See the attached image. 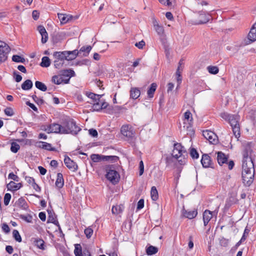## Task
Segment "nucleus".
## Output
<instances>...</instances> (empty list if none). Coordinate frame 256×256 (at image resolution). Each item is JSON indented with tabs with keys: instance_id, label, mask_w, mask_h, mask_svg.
<instances>
[{
	"instance_id": "f257e3e1",
	"label": "nucleus",
	"mask_w": 256,
	"mask_h": 256,
	"mask_svg": "<svg viewBox=\"0 0 256 256\" xmlns=\"http://www.w3.org/2000/svg\"><path fill=\"white\" fill-rule=\"evenodd\" d=\"M62 134H76L81 128L76 125V122L72 118L65 120L62 124Z\"/></svg>"
},
{
	"instance_id": "f03ea898",
	"label": "nucleus",
	"mask_w": 256,
	"mask_h": 256,
	"mask_svg": "<svg viewBox=\"0 0 256 256\" xmlns=\"http://www.w3.org/2000/svg\"><path fill=\"white\" fill-rule=\"evenodd\" d=\"M63 76H67L66 79H64L62 76H60V74L54 76L52 77V82L56 84H60L62 83L68 84L70 78L75 76V72L72 69L63 70Z\"/></svg>"
},
{
	"instance_id": "7ed1b4c3",
	"label": "nucleus",
	"mask_w": 256,
	"mask_h": 256,
	"mask_svg": "<svg viewBox=\"0 0 256 256\" xmlns=\"http://www.w3.org/2000/svg\"><path fill=\"white\" fill-rule=\"evenodd\" d=\"M242 172H254V164L251 158L248 157V154L244 155L242 160Z\"/></svg>"
},
{
	"instance_id": "20e7f679",
	"label": "nucleus",
	"mask_w": 256,
	"mask_h": 256,
	"mask_svg": "<svg viewBox=\"0 0 256 256\" xmlns=\"http://www.w3.org/2000/svg\"><path fill=\"white\" fill-rule=\"evenodd\" d=\"M41 130L48 134L56 133L62 134V125L56 123H52L48 125H42Z\"/></svg>"
},
{
	"instance_id": "39448f33",
	"label": "nucleus",
	"mask_w": 256,
	"mask_h": 256,
	"mask_svg": "<svg viewBox=\"0 0 256 256\" xmlns=\"http://www.w3.org/2000/svg\"><path fill=\"white\" fill-rule=\"evenodd\" d=\"M172 156L174 158L178 159L180 156H188L186 149L180 143H175L174 145Z\"/></svg>"
},
{
	"instance_id": "423d86ee",
	"label": "nucleus",
	"mask_w": 256,
	"mask_h": 256,
	"mask_svg": "<svg viewBox=\"0 0 256 256\" xmlns=\"http://www.w3.org/2000/svg\"><path fill=\"white\" fill-rule=\"evenodd\" d=\"M112 168V166H108L106 168L107 172L106 176L112 184H115L119 182L120 176L119 174Z\"/></svg>"
},
{
	"instance_id": "0eeeda50",
	"label": "nucleus",
	"mask_w": 256,
	"mask_h": 256,
	"mask_svg": "<svg viewBox=\"0 0 256 256\" xmlns=\"http://www.w3.org/2000/svg\"><path fill=\"white\" fill-rule=\"evenodd\" d=\"M220 116L222 118L228 121L232 127L239 124L240 116L238 115L222 112L220 114Z\"/></svg>"
},
{
	"instance_id": "6e6552de",
	"label": "nucleus",
	"mask_w": 256,
	"mask_h": 256,
	"mask_svg": "<svg viewBox=\"0 0 256 256\" xmlns=\"http://www.w3.org/2000/svg\"><path fill=\"white\" fill-rule=\"evenodd\" d=\"M9 52L8 46L5 42L0 40V62H4L7 60Z\"/></svg>"
},
{
	"instance_id": "1a4fd4ad",
	"label": "nucleus",
	"mask_w": 256,
	"mask_h": 256,
	"mask_svg": "<svg viewBox=\"0 0 256 256\" xmlns=\"http://www.w3.org/2000/svg\"><path fill=\"white\" fill-rule=\"evenodd\" d=\"M202 134L210 144H216L218 142L217 136L213 132L206 130L203 131Z\"/></svg>"
},
{
	"instance_id": "9d476101",
	"label": "nucleus",
	"mask_w": 256,
	"mask_h": 256,
	"mask_svg": "<svg viewBox=\"0 0 256 256\" xmlns=\"http://www.w3.org/2000/svg\"><path fill=\"white\" fill-rule=\"evenodd\" d=\"M122 134L128 138H132L134 136L135 132L131 126L128 125L122 126L121 128Z\"/></svg>"
},
{
	"instance_id": "9b49d317",
	"label": "nucleus",
	"mask_w": 256,
	"mask_h": 256,
	"mask_svg": "<svg viewBox=\"0 0 256 256\" xmlns=\"http://www.w3.org/2000/svg\"><path fill=\"white\" fill-rule=\"evenodd\" d=\"M254 172H242V178L243 180V183L246 186H250L253 182L254 177Z\"/></svg>"
},
{
	"instance_id": "f8f14e48",
	"label": "nucleus",
	"mask_w": 256,
	"mask_h": 256,
	"mask_svg": "<svg viewBox=\"0 0 256 256\" xmlns=\"http://www.w3.org/2000/svg\"><path fill=\"white\" fill-rule=\"evenodd\" d=\"M64 162L66 167L70 170L75 171L78 168V166L68 156L65 157Z\"/></svg>"
},
{
	"instance_id": "ddd939ff",
	"label": "nucleus",
	"mask_w": 256,
	"mask_h": 256,
	"mask_svg": "<svg viewBox=\"0 0 256 256\" xmlns=\"http://www.w3.org/2000/svg\"><path fill=\"white\" fill-rule=\"evenodd\" d=\"M210 15L202 12L199 14L198 20H196L195 24H206L210 20Z\"/></svg>"
},
{
	"instance_id": "4468645a",
	"label": "nucleus",
	"mask_w": 256,
	"mask_h": 256,
	"mask_svg": "<svg viewBox=\"0 0 256 256\" xmlns=\"http://www.w3.org/2000/svg\"><path fill=\"white\" fill-rule=\"evenodd\" d=\"M35 146L37 148L48 150L54 151L55 150V148H52V144H50L44 142H36Z\"/></svg>"
},
{
	"instance_id": "2eb2a0df",
	"label": "nucleus",
	"mask_w": 256,
	"mask_h": 256,
	"mask_svg": "<svg viewBox=\"0 0 256 256\" xmlns=\"http://www.w3.org/2000/svg\"><path fill=\"white\" fill-rule=\"evenodd\" d=\"M15 206L19 208L24 210H27L28 208L26 202L22 197L20 198L17 201H16Z\"/></svg>"
},
{
	"instance_id": "dca6fc26",
	"label": "nucleus",
	"mask_w": 256,
	"mask_h": 256,
	"mask_svg": "<svg viewBox=\"0 0 256 256\" xmlns=\"http://www.w3.org/2000/svg\"><path fill=\"white\" fill-rule=\"evenodd\" d=\"M182 214L184 217L188 219H192L197 216L198 212L196 210H188L184 208L182 212Z\"/></svg>"
},
{
	"instance_id": "f3484780",
	"label": "nucleus",
	"mask_w": 256,
	"mask_h": 256,
	"mask_svg": "<svg viewBox=\"0 0 256 256\" xmlns=\"http://www.w3.org/2000/svg\"><path fill=\"white\" fill-rule=\"evenodd\" d=\"M248 38L250 42H254L256 40V22L251 28L248 35Z\"/></svg>"
},
{
	"instance_id": "a211bd4d",
	"label": "nucleus",
	"mask_w": 256,
	"mask_h": 256,
	"mask_svg": "<svg viewBox=\"0 0 256 256\" xmlns=\"http://www.w3.org/2000/svg\"><path fill=\"white\" fill-rule=\"evenodd\" d=\"M38 30L42 36V42L46 43L48 40V34L45 28L42 26H40L38 27Z\"/></svg>"
},
{
	"instance_id": "6ab92c4d",
	"label": "nucleus",
	"mask_w": 256,
	"mask_h": 256,
	"mask_svg": "<svg viewBox=\"0 0 256 256\" xmlns=\"http://www.w3.org/2000/svg\"><path fill=\"white\" fill-rule=\"evenodd\" d=\"M217 160L218 164L220 166H222L223 164H226L228 162V158L222 152H218Z\"/></svg>"
},
{
	"instance_id": "aec40b11",
	"label": "nucleus",
	"mask_w": 256,
	"mask_h": 256,
	"mask_svg": "<svg viewBox=\"0 0 256 256\" xmlns=\"http://www.w3.org/2000/svg\"><path fill=\"white\" fill-rule=\"evenodd\" d=\"M152 24L155 30L160 36H162L164 34V29L162 26L160 25L156 20H154Z\"/></svg>"
},
{
	"instance_id": "412c9836",
	"label": "nucleus",
	"mask_w": 256,
	"mask_h": 256,
	"mask_svg": "<svg viewBox=\"0 0 256 256\" xmlns=\"http://www.w3.org/2000/svg\"><path fill=\"white\" fill-rule=\"evenodd\" d=\"M201 163L204 168H208L211 165V160L210 156L207 154H204L202 155Z\"/></svg>"
},
{
	"instance_id": "4be33fe9",
	"label": "nucleus",
	"mask_w": 256,
	"mask_h": 256,
	"mask_svg": "<svg viewBox=\"0 0 256 256\" xmlns=\"http://www.w3.org/2000/svg\"><path fill=\"white\" fill-rule=\"evenodd\" d=\"M212 218V212L209 210H206L203 214V220L204 226H206Z\"/></svg>"
},
{
	"instance_id": "5701e85b",
	"label": "nucleus",
	"mask_w": 256,
	"mask_h": 256,
	"mask_svg": "<svg viewBox=\"0 0 256 256\" xmlns=\"http://www.w3.org/2000/svg\"><path fill=\"white\" fill-rule=\"evenodd\" d=\"M66 51L56 52L54 53V56L56 60L64 61L66 60Z\"/></svg>"
},
{
	"instance_id": "b1692460",
	"label": "nucleus",
	"mask_w": 256,
	"mask_h": 256,
	"mask_svg": "<svg viewBox=\"0 0 256 256\" xmlns=\"http://www.w3.org/2000/svg\"><path fill=\"white\" fill-rule=\"evenodd\" d=\"M22 187V184L20 182L16 183L14 182L11 181L7 184L8 190H16Z\"/></svg>"
},
{
	"instance_id": "393cba45",
	"label": "nucleus",
	"mask_w": 256,
	"mask_h": 256,
	"mask_svg": "<svg viewBox=\"0 0 256 256\" xmlns=\"http://www.w3.org/2000/svg\"><path fill=\"white\" fill-rule=\"evenodd\" d=\"M31 241H32L34 245L36 246L38 248L41 250H44V242L41 238H32L31 239Z\"/></svg>"
},
{
	"instance_id": "a878e982",
	"label": "nucleus",
	"mask_w": 256,
	"mask_h": 256,
	"mask_svg": "<svg viewBox=\"0 0 256 256\" xmlns=\"http://www.w3.org/2000/svg\"><path fill=\"white\" fill-rule=\"evenodd\" d=\"M66 60H71L75 59L79 54L78 50H74L72 51H66Z\"/></svg>"
},
{
	"instance_id": "bb28decb",
	"label": "nucleus",
	"mask_w": 256,
	"mask_h": 256,
	"mask_svg": "<svg viewBox=\"0 0 256 256\" xmlns=\"http://www.w3.org/2000/svg\"><path fill=\"white\" fill-rule=\"evenodd\" d=\"M47 212L48 214V222H52L55 224H58V222L57 220H56V215L54 213L52 210L48 209Z\"/></svg>"
},
{
	"instance_id": "cd10ccee",
	"label": "nucleus",
	"mask_w": 256,
	"mask_h": 256,
	"mask_svg": "<svg viewBox=\"0 0 256 256\" xmlns=\"http://www.w3.org/2000/svg\"><path fill=\"white\" fill-rule=\"evenodd\" d=\"M100 161H110L112 162H116L118 158L114 156H104L100 154Z\"/></svg>"
},
{
	"instance_id": "c85d7f7f",
	"label": "nucleus",
	"mask_w": 256,
	"mask_h": 256,
	"mask_svg": "<svg viewBox=\"0 0 256 256\" xmlns=\"http://www.w3.org/2000/svg\"><path fill=\"white\" fill-rule=\"evenodd\" d=\"M55 184L56 186L59 188H62L64 186V180L62 174L58 173L57 174V178Z\"/></svg>"
},
{
	"instance_id": "c756f323",
	"label": "nucleus",
	"mask_w": 256,
	"mask_h": 256,
	"mask_svg": "<svg viewBox=\"0 0 256 256\" xmlns=\"http://www.w3.org/2000/svg\"><path fill=\"white\" fill-rule=\"evenodd\" d=\"M140 94V90L136 88H132L130 90V98L134 100L138 98Z\"/></svg>"
},
{
	"instance_id": "7c9ffc66",
	"label": "nucleus",
	"mask_w": 256,
	"mask_h": 256,
	"mask_svg": "<svg viewBox=\"0 0 256 256\" xmlns=\"http://www.w3.org/2000/svg\"><path fill=\"white\" fill-rule=\"evenodd\" d=\"M124 208L123 204L116 205L113 206L112 209V212L113 214H118L122 213Z\"/></svg>"
},
{
	"instance_id": "2f4dec72",
	"label": "nucleus",
	"mask_w": 256,
	"mask_h": 256,
	"mask_svg": "<svg viewBox=\"0 0 256 256\" xmlns=\"http://www.w3.org/2000/svg\"><path fill=\"white\" fill-rule=\"evenodd\" d=\"M32 82L30 80H25L22 84V88L23 90H28L32 87Z\"/></svg>"
},
{
	"instance_id": "473e14b6",
	"label": "nucleus",
	"mask_w": 256,
	"mask_h": 256,
	"mask_svg": "<svg viewBox=\"0 0 256 256\" xmlns=\"http://www.w3.org/2000/svg\"><path fill=\"white\" fill-rule=\"evenodd\" d=\"M92 48V47L90 46H83L80 48L78 52L80 54L82 52H84L83 56H87L88 55L90 52Z\"/></svg>"
},
{
	"instance_id": "72a5a7b5",
	"label": "nucleus",
	"mask_w": 256,
	"mask_h": 256,
	"mask_svg": "<svg viewBox=\"0 0 256 256\" xmlns=\"http://www.w3.org/2000/svg\"><path fill=\"white\" fill-rule=\"evenodd\" d=\"M156 84L152 83L150 85V87L148 90L147 94L149 98H152L154 96V92H155L156 88Z\"/></svg>"
},
{
	"instance_id": "f704fd0d",
	"label": "nucleus",
	"mask_w": 256,
	"mask_h": 256,
	"mask_svg": "<svg viewBox=\"0 0 256 256\" xmlns=\"http://www.w3.org/2000/svg\"><path fill=\"white\" fill-rule=\"evenodd\" d=\"M86 96L88 98L93 100L94 102L100 101V98L102 96V95L96 94L92 92L86 93Z\"/></svg>"
},
{
	"instance_id": "c9c22d12",
	"label": "nucleus",
	"mask_w": 256,
	"mask_h": 256,
	"mask_svg": "<svg viewBox=\"0 0 256 256\" xmlns=\"http://www.w3.org/2000/svg\"><path fill=\"white\" fill-rule=\"evenodd\" d=\"M158 252V248L154 246H150L146 249V254L151 256L156 254Z\"/></svg>"
},
{
	"instance_id": "e433bc0d",
	"label": "nucleus",
	"mask_w": 256,
	"mask_h": 256,
	"mask_svg": "<svg viewBox=\"0 0 256 256\" xmlns=\"http://www.w3.org/2000/svg\"><path fill=\"white\" fill-rule=\"evenodd\" d=\"M50 64V60L48 57L44 56L42 59V62L40 64L42 67L47 68Z\"/></svg>"
},
{
	"instance_id": "4c0bfd02",
	"label": "nucleus",
	"mask_w": 256,
	"mask_h": 256,
	"mask_svg": "<svg viewBox=\"0 0 256 256\" xmlns=\"http://www.w3.org/2000/svg\"><path fill=\"white\" fill-rule=\"evenodd\" d=\"M150 195H151L152 199L153 200L156 201L158 200V190H157L156 186H153L152 187L151 190H150Z\"/></svg>"
},
{
	"instance_id": "58836bf2",
	"label": "nucleus",
	"mask_w": 256,
	"mask_h": 256,
	"mask_svg": "<svg viewBox=\"0 0 256 256\" xmlns=\"http://www.w3.org/2000/svg\"><path fill=\"white\" fill-rule=\"evenodd\" d=\"M35 86L37 88L42 92H46L47 90L46 86L42 82L36 81L35 82Z\"/></svg>"
},
{
	"instance_id": "ea45409f",
	"label": "nucleus",
	"mask_w": 256,
	"mask_h": 256,
	"mask_svg": "<svg viewBox=\"0 0 256 256\" xmlns=\"http://www.w3.org/2000/svg\"><path fill=\"white\" fill-rule=\"evenodd\" d=\"M234 134L236 138H238L240 135V124L232 127Z\"/></svg>"
},
{
	"instance_id": "a19ab883",
	"label": "nucleus",
	"mask_w": 256,
	"mask_h": 256,
	"mask_svg": "<svg viewBox=\"0 0 256 256\" xmlns=\"http://www.w3.org/2000/svg\"><path fill=\"white\" fill-rule=\"evenodd\" d=\"M74 254L76 256H83L82 254V250L80 244H75Z\"/></svg>"
},
{
	"instance_id": "79ce46f5",
	"label": "nucleus",
	"mask_w": 256,
	"mask_h": 256,
	"mask_svg": "<svg viewBox=\"0 0 256 256\" xmlns=\"http://www.w3.org/2000/svg\"><path fill=\"white\" fill-rule=\"evenodd\" d=\"M207 70L210 74H217L219 71L218 68L216 66H208L207 67Z\"/></svg>"
},
{
	"instance_id": "37998d69",
	"label": "nucleus",
	"mask_w": 256,
	"mask_h": 256,
	"mask_svg": "<svg viewBox=\"0 0 256 256\" xmlns=\"http://www.w3.org/2000/svg\"><path fill=\"white\" fill-rule=\"evenodd\" d=\"M12 61L16 62H25V59L23 57L18 55H14L12 57Z\"/></svg>"
},
{
	"instance_id": "c03bdc74",
	"label": "nucleus",
	"mask_w": 256,
	"mask_h": 256,
	"mask_svg": "<svg viewBox=\"0 0 256 256\" xmlns=\"http://www.w3.org/2000/svg\"><path fill=\"white\" fill-rule=\"evenodd\" d=\"M13 237L15 240L19 242H22V238L18 230H14L12 232Z\"/></svg>"
},
{
	"instance_id": "a18cd8bd",
	"label": "nucleus",
	"mask_w": 256,
	"mask_h": 256,
	"mask_svg": "<svg viewBox=\"0 0 256 256\" xmlns=\"http://www.w3.org/2000/svg\"><path fill=\"white\" fill-rule=\"evenodd\" d=\"M20 146L16 142H12L11 144L10 150L12 152L16 153L20 150Z\"/></svg>"
},
{
	"instance_id": "49530a36",
	"label": "nucleus",
	"mask_w": 256,
	"mask_h": 256,
	"mask_svg": "<svg viewBox=\"0 0 256 256\" xmlns=\"http://www.w3.org/2000/svg\"><path fill=\"white\" fill-rule=\"evenodd\" d=\"M100 101H98L96 102H94V103L93 104L91 110L92 111H100L102 110L100 108Z\"/></svg>"
},
{
	"instance_id": "de8ad7c7",
	"label": "nucleus",
	"mask_w": 256,
	"mask_h": 256,
	"mask_svg": "<svg viewBox=\"0 0 256 256\" xmlns=\"http://www.w3.org/2000/svg\"><path fill=\"white\" fill-rule=\"evenodd\" d=\"M58 16L61 23L65 24L68 22V18L64 14H58Z\"/></svg>"
},
{
	"instance_id": "09e8293b",
	"label": "nucleus",
	"mask_w": 256,
	"mask_h": 256,
	"mask_svg": "<svg viewBox=\"0 0 256 256\" xmlns=\"http://www.w3.org/2000/svg\"><path fill=\"white\" fill-rule=\"evenodd\" d=\"M32 98L38 105H42L44 104V100L43 99L38 98L35 94L32 96Z\"/></svg>"
},
{
	"instance_id": "8fccbe9b",
	"label": "nucleus",
	"mask_w": 256,
	"mask_h": 256,
	"mask_svg": "<svg viewBox=\"0 0 256 256\" xmlns=\"http://www.w3.org/2000/svg\"><path fill=\"white\" fill-rule=\"evenodd\" d=\"M5 114L8 116H12L14 114V112L12 108L10 107H7L4 110Z\"/></svg>"
},
{
	"instance_id": "3c124183",
	"label": "nucleus",
	"mask_w": 256,
	"mask_h": 256,
	"mask_svg": "<svg viewBox=\"0 0 256 256\" xmlns=\"http://www.w3.org/2000/svg\"><path fill=\"white\" fill-rule=\"evenodd\" d=\"M190 156L194 159L198 158V156H199V154H198V152L194 148H192L190 149Z\"/></svg>"
},
{
	"instance_id": "603ef678",
	"label": "nucleus",
	"mask_w": 256,
	"mask_h": 256,
	"mask_svg": "<svg viewBox=\"0 0 256 256\" xmlns=\"http://www.w3.org/2000/svg\"><path fill=\"white\" fill-rule=\"evenodd\" d=\"M91 160L94 162H100V154H92L90 156Z\"/></svg>"
},
{
	"instance_id": "864d4df0",
	"label": "nucleus",
	"mask_w": 256,
	"mask_h": 256,
	"mask_svg": "<svg viewBox=\"0 0 256 256\" xmlns=\"http://www.w3.org/2000/svg\"><path fill=\"white\" fill-rule=\"evenodd\" d=\"M64 64V62L62 61V60H55L54 61V66L56 68L60 69V68H62Z\"/></svg>"
},
{
	"instance_id": "5fc2aeb1",
	"label": "nucleus",
	"mask_w": 256,
	"mask_h": 256,
	"mask_svg": "<svg viewBox=\"0 0 256 256\" xmlns=\"http://www.w3.org/2000/svg\"><path fill=\"white\" fill-rule=\"evenodd\" d=\"M11 199V195L9 193H6L4 196V204L5 206H8Z\"/></svg>"
},
{
	"instance_id": "6e6d98bb",
	"label": "nucleus",
	"mask_w": 256,
	"mask_h": 256,
	"mask_svg": "<svg viewBox=\"0 0 256 256\" xmlns=\"http://www.w3.org/2000/svg\"><path fill=\"white\" fill-rule=\"evenodd\" d=\"M19 217L26 222H32V217L30 215L25 216L24 214H20Z\"/></svg>"
},
{
	"instance_id": "4d7b16f0",
	"label": "nucleus",
	"mask_w": 256,
	"mask_h": 256,
	"mask_svg": "<svg viewBox=\"0 0 256 256\" xmlns=\"http://www.w3.org/2000/svg\"><path fill=\"white\" fill-rule=\"evenodd\" d=\"M8 178L10 179H12L16 182H18L20 181V178H18V176L14 174L12 172L8 174Z\"/></svg>"
},
{
	"instance_id": "13d9d810",
	"label": "nucleus",
	"mask_w": 256,
	"mask_h": 256,
	"mask_svg": "<svg viewBox=\"0 0 256 256\" xmlns=\"http://www.w3.org/2000/svg\"><path fill=\"white\" fill-rule=\"evenodd\" d=\"M84 234L86 235V236L89 238L92 236L93 234V230L92 228H86L84 230Z\"/></svg>"
},
{
	"instance_id": "bf43d9fd",
	"label": "nucleus",
	"mask_w": 256,
	"mask_h": 256,
	"mask_svg": "<svg viewBox=\"0 0 256 256\" xmlns=\"http://www.w3.org/2000/svg\"><path fill=\"white\" fill-rule=\"evenodd\" d=\"M162 4L168 6H172V2L174 0H158Z\"/></svg>"
},
{
	"instance_id": "052dcab7",
	"label": "nucleus",
	"mask_w": 256,
	"mask_h": 256,
	"mask_svg": "<svg viewBox=\"0 0 256 256\" xmlns=\"http://www.w3.org/2000/svg\"><path fill=\"white\" fill-rule=\"evenodd\" d=\"M250 231V230L248 229V227L246 226L244 229L243 235L241 238V241H244L246 240Z\"/></svg>"
},
{
	"instance_id": "680f3d73",
	"label": "nucleus",
	"mask_w": 256,
	"mask_h": 256,
	"mask_svg": "<svg viewBox=\"0 0 256 256\" xmlns=\"http://www.w3.org/2000/svg\"><path fill=\"white\" fill-rule=\"evenodd\" d=\"M184 119L188 121L190 120H191L192 119V114L188 110H187L186 112H184Z\"/></svg>"
},
{
	"instance_id": "e2e57ef3",
	"label": "nucleus",
	"mask_w": 256,
	"mask_h": 256,
	"mask_svg": "<svg viewBox=\"0 0 256 256\" xmlns=\"http://www.w3.org/2000/svg\"><path fill=\"white\" fill-rule=\"evenodd\" d=\"M188 156H180L179 157L180 159H178V163L180 165H184V164H186V158Z\"/></svg>"
},
{
	"instance_id": "0e129e2a",
	"label": "nucleus",
	"mask_w": 256,
	"mask_h": 256,
	"mask_svg": "<svg viewBox=\"0 0 256 256\" xmlns=\"http://www.w3.org/2000/svg\"><path fill=\"white\" fill-rule=\"evenodd\" d=\"M14 76L15 80L16 82H18L22 80V76L17 72H14Z\"/></svg>"
},
{
	"instance_id": "69168bd1",
	"label": "nucleus",
	"mask_w": 256,
	"mask_h": 256,
	"mask_svg": "<svg viewBox=\"0 0 256 256\" xmlns=\"http://www.w3.org/2000/svg\"><path fill=\"white\" fill-rule=\"evenodd\" d=\"M173 156H166L165 158V162L166 164V166H169L172 162Z\"/></svg>"
},
{
	"instance_id": "338daca9",
	"label": "nucleus",
	"mask_w": 256,
	"mask_h": 256,
	"mask_svg": "<svg viewBox=\"0 0 256 256\" xmlns=\"http://www.w3.org/2000/svg\"><path fill=\"white\" fill-rule=\"evenodd\" d=\"M145 46V42L142 40L138 42H136L135 44V46L138 48L139 49H142L143 47Z\"/></svg>"
},
{
	"instance_id": "774afa93",
	"label": "nucleus",
	"mask_w": 256,
	"mask_h": 256,
	"mask_svg": "<svg viewBox=\"0 0 256 256\" xmlns=\"http://www.w3.org/2000/svg\"><path fill=\"white\" fill-rule=\"evenodd\" d=\"M89 134L93 137H97L98 134L96 130L90 128L88 130Z\"/></svg>"
}]
</instances>
